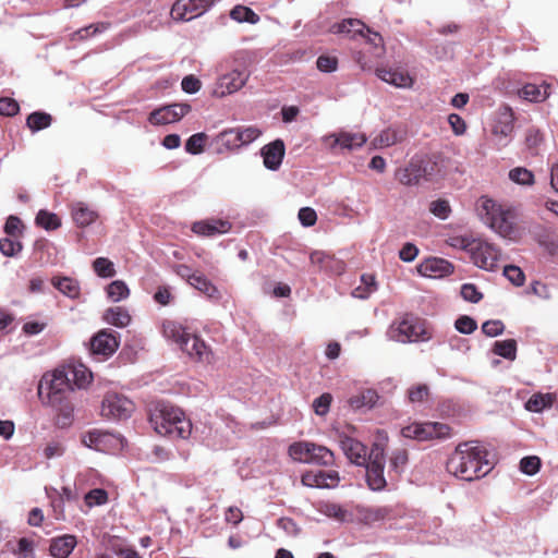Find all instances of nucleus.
<instances>
[{
  "label": "nucleus",
  "mask_w": 558,
  "mask_h": 558,
  "mask_svg": "<svg viewBox=\"0 0 558 558\" xmlns=\"http://www.w3.org/2000/svg\"><path fill=\"white\" fill-rule=\"evenodd\" d=\"M487 454L478 441L460 444L447 461V471L468 482L482 478L493 470Z\"/></svg>",
  "instance_id": "f257e3e1"
},
{
  "label": "nucleus",
  "mask_w": 558,
  "mask_h": 558,
  "mask_svg": "<svg viewBox=\"0 0 558 558\" xmlns=\"http://www.w3.org/2000/svg\"><path fill=\"white\" fill-rule=\"evenodd\" d=\"M155 432L171 439H187L192 433V423L185 413L171 404L160 403L149 416Z\"/></svg>",
  "instance_id": "f03ea898"
},
{
  "label": "nucleus",
  "mask_w": 558,
  "mask_h": 558,
  "mask_svg": "<svg viewBox=\"0 0 558 558\" xmlns=\"http://www.w3.org/2000/svg\"><path fill=\"white\" fill-rule=\"evenodd\" d=\"M162 336L179 347L190 357L202 362H209L210 350L196 335L190 333L185 327L174 320H165L161 325Z\"/></svg>",
  "instance_id": "7ed1b4c3"
},
{
  "label": "nucleus",
  "mask_w": 558,
  "mask_h": 558,
  "mask_svg": "<svg viewBox=\"0 0 558 558\" xmlns=\"http://www.w3.org/2000/svg\"><path fill=\"white\" fill-rule=\"evenodd\" d=\"M482 221L500 236L510 241H517L520 232L513 223V217L509 210H505L490 198L483 197L477 208Z\"/></svg>",
  "instance_id": "20e7f679"
},
{
  "label": "nucleus",
  "mask_w": 558,
  "mask_h": 558,
  "mask_svg": "<svg viewBox=\"0 0 558 558\" xmlns=\"http://www.w3.org/2000/svg\"><path fill=\"white\" fill-rule=\"evenodd\" d=\"M73 390L72 379L66 367L56 368L53 372L45 374L38 384L39 397L56 408L61 407Z\"/></svg>",
  "instance_id": "39448f33"
},
{
  "label": "nucleus",
  "mask_w": 558,
  "mask_h": 558,
  "mask_svg": "<svg viewBox=\"0 0 558 558\" xmlns=\"http://www.w3.org/2000/svg\"><path fill=\"white\" fill-rule=\"evenodd\" d=\"M436 162L426 156H414L409 165L396 172L397 180L407 186H414L421 181H432L435 174Z\"/></svg>",
  "instance_id": "423d86ee"
},
{
  "label": "nucleus",
  "mask_w": 558,
  "mask_h": 558,
  "mask_svg": "<svg viewBox=\"0 0 558 558\" xmlns=\"http://www.w3.org/2000/svg\"><path fill=\"white\" fill-rule=\"evenodd\" d=\"M386 335L389 340L400 343L429 338L428 336L425 337L426 331L420 320L411 314H405L400 319L393 320Z\"/></svg>",
  "instance_id": "0eeeda50"
},
{
  "label": "nucleus",
  "mask_w": 558,
  "mask_h": 558,
  "mask_svg": "<svg viewBox=\"0 0 558 558\" xmlns=\"http://www.w3.org/2000/svg\"><path fill=\"white\" fill-rule=\"evenodd\" d=\"M385 462L384 447L380 444H374L369 451L368 461L363 465L366 468L367 485L374 492H381L387 485L384 476Z\"/></svg>",
  "instance_id": "6e6552de"
},
{
  "label": "nucleus",
  "mask_w": 558,
  "mask_h": 558,
  "mask_svg": "<svg viewBox=\"0 0 558 558\" xmlns=\"http://www.w3.org/2000/svg\"><path fill=\"white\" fill-rule=\"evenodd\" d=\"M401 434L405 438L424 441L434 438L448 437L450 435V427L437 422L412 423L403 427L401 429Z\"/></svg>",
  "instance_id": "1a4fd4ad"
},
{
  "label": "nucleus",
  "mask_w": 558,
  "mask_h": 558,
  "mask_svg": "<svg viewBox=\"0 0 558 558\" xmlns=\"http://www.w3.org/2000/svg\"><path fill=\"white\" fill-rule=\"evenodd\" d=\"M133 411V402L126 397L116 392L107 393L101 403V415L108 420H126L131 416Z\"/></svg>",
  "instance_id": "9d476101"
},
{
  "label": "nucleus",
  "mask_w": 558,
  "mask_h": 558,
  "mask_svg": "<svg viewBox=\"0 0 558 558\" xmlns=\"http://www.w3.org/2000/svg\"><path fill=\"white\" fill-rule=\"evenodd\" d=\"M250 74L244 70H231L217 76L213 96L223 98L240 90L248 81Z\"/></svg>",
  "instance_id": "9b49d317"
},
{
  "label": "nucleus",
  "mask_w": 558,
  "mask_h": 558,
  "mask_svg": "<svg viewBox=\"0 0 558 558\" xmlns=\"http://www.w3.org/2000/svg\"><path fill=\"white\" fill-rule=\"evenodd\" d=\"M470 257L475 266L487 271H495L498 268L500 251L493 244L477 239Z\"/></svg>",
  "instance_id": "f8f14e48"
},
{
  "label": "nucleus",
  "mask_w": 558,
  "mask_h": 558,
  "mask_svg": "<svg viewBox=\"0 0 558 558\" xmlns=\"http://www.w3.org/2000/svg\"><path fill=\"white\" fill-rule=\"evenodd\" d=\"M216 0H177L171 9L175 21L187 22L203 15Z\"/></svg>",
  "instance_id": "ddd939ff"
},
{
  "label": "nucleus",
  "mask_w": 558,
  "mask_h": 558,
  "mask_svg": "<svg viewBox=\"0 0 558 558\" xmlns=\"http://www.w3.org/2000/svg\"><path fill=\"white\" fill-rule=\"evenodd\" d=\"M191 111L189 104H171L155 109L149 113L148 122L153 125L169 124L179 121Z\"/></svg>",
  "instance_id": "4468645a"
},
{
  "label": "nucleus",
  "mask_w": 558,
  "mask_h": 558,
  "mask_svg": "<svg viewBox=\"0 0 558 558\" xmlns=\"http://www.w3.org/2000/svg\"><path fill=\"white\" fill-rule=\"evenodd\" d=\"M367 141L364 133L339 132L323 137V142L331 149L353 150L362 147Z\"/></svg>",
  "instance_id": "2eb2a0df"
},
{
  "label": "nucleus",
  "mask_w": 558,
  "mask_h": 558,
  "mask_svg": "<svg viewBox=\"0 0 558 558\" xmlns=\"http://www.w3.org/2000/svg\"><path fill=\"white\" fill-rule=\"evenodd\" d=\"M513 123V112L509 108L499 112L492 131L498 148H504L511 142Z\"/></svg>",
  "instance_id": "dca6fc26"
},
{
  "label": "nucleus",
  "mask_w": 558,
  "mask_h": 558,
  "mask_svg": "<svg viewBox=\"0 0 558 558\" xmlns=\"http://www.w3.org/2000/svg\"><path fill=\"white\" fill-rule=\"evenodd\" d=\"M339 482V473L333 470L310 471L302 475V484L313 488H333Z\"/></svg>",
  "instance_id": "f3484780"
},
{
  "label": "nucleus",
  "mask_w": 558,
  "mask_h": 558,
  "mask_svg": "<svg viewBox=\"0 0 558 558\" xmlns=\"http://www.w3.org/2000/svg\"><path fill=\"white\" fill-rule=\"evenodd\" d=\"M231 222L227 219H206L192 225V231L202 236H216L228 233L231 230Z\"/></svg>",
  "instance_id": "a211bd4d"
},
{
  "label": "nucleus",
  "mask_w": 558,
  "mask_h": 558,
  "mask_svg": "<svg viewBox=\"0 0 558 558\" xmlns=\"http://www.w3.org/2000/svg\"><path fill=\"white\" fill-rule=\"evenodd\" d=\"M119 348V342L111 331L101 330L90 340V352L96 355L110 356Z\"/></svg>",
  "instance_id": "6ab92c4d"
},
{
  "label": "nucleus",
  "mask_w": 558,
  "mask_h": 558,
  "mask_svg": "<svg viewBox=\"0 0 558 558\" xmlns=\"http://www.w3.org/2000/svg\"><path fill=\"white\" fill-rule=\"evenodd\" d=\"M340 446L352 463L362 466L368 461L369 452L367 447L361 441L351 437H344L340 440Z\"/></svg>",
  "instance_id": "aec40b11"
},
{
  "label": "nucleus",
  "mask_w": 558,
  "mask_h": 558,
  "mask_svg": "<svg viewBox=\"0 0 558 558\" xmlns=\"http://www.w3.org/2000/svg\"><path fill=\"white\" fill-rule=\"evenodd\" d=\"M421 275L425 277L440 278L453 271L452 264L440 257L426 258L418 267Z\"/></svg>",
  "instance_id": "412c9836"
},
{
  "label": "nucleus",
  "mask_w": 558,
  "mask_h": 558,
  "mask_svg": "<svg viewBox=\"0 0 558 558\" xmlns=\"http://www.w3.org/2000/svg\"><path fill=\"white\" fill-rule=\"evenodd\" d=\"M284 143L281 140H276L262 148V156L264 165L269 170H277L282 163L284 157Z\"/></svg>",
  "instance_id": "4be33fe9"
},
{
  "label": "nucleus",
  "mask_w": 558,
  "mask_h": 558,
  "mask_svg": "<svg viewBox=\"0 0 558 558\" xmlns=\"http://www.w3.org/2000/svg\"><path fill=\"white\" fill-rule=\"evenodd\" d=\"M77 545V538L72 534H63L50 539L49 553L53 558H68Z\"/></svg>",
  "instance_id": "5701e85b"
},
{
  "label": "nucleus",
  "mask_w": 558,
  "mask_h": 558,
  "mask_svg": "<svg viewBox=\"0 0 558 558\" xmlns=\"http://www.w3.org/2000/svg\"><path fill=\"white\" fill-rule=\"evenodd\" d=\"M88 447H94L97 450H105L107 444L111 445L112 449H122L124 447V439L120 435H113L104 432H92L88 435Z\"/></svg>",
  "instance_id": "b1692460"
},
{
  "label": "nucleus",
  "mask_w": 558,
  "mask_h": 558,
  "mask_svg": "<svg viewBox=\"0 0 558 558\" xmlns=\"http://www.w3.org/2000/svg\"><path fill=\"white\" fill-rule=\"evenodd\" d=\"M365 28L366 26L362 21L357 19H345L331 25L330 33L355 38L357 36H364Z\"/></svg>",
  "instance_id": "393cba45"
},
{
  "label": "nucleus",
  "mask_w": 558,
  "mask_h": 558,
  "mask_svg": "<svg viewBox=\"0 0 558 558\" xmlns=\"http://www.w3.org/2000/svg\"><path fill=\"white\" fill-rule=\"evenodd\" d=\"M376 75L384 82L396 87H410L413 83L408 73L395 71L391 69L378 68Z\"/></svg>",
  "instance_id": "a878e982"
},
{
  "label": "nucleus",
  "mask_w": 558,
  "mask_h": 558,
  "mask_svg": "<svg viewBox=\"0 0 558 558\" xmlns=\"http://www.w3.org/2000/svg\"><path fill=\"white\" fill-rule=\"evenodd\" d=\"M318 445L311 441H298L289 446V456L298 462L308 463Z\"/></svg>",
  "instance_id": "bb28decb"
},
{
  "label": "nucleus",
  "mask_w": 558,
  "mask_h": 558,
  "mask_svg": "<svg viewBox=\"0 0 558 558\" xmlns=\"http://www.w3.org/2000/svg\"><path fill=\"white\" fill-rule=\"evenodd\" d=\"M379 400V396L374 389H365L351 397L349 403L354 410H371Z\"/></svg>",
  "instance_id": "cd10ccee"
},
{
  "label": "nucleus",
  "mask_w": 558,
  "mask_h": 558,
  "mask_svg": "<svg viewBox=\"0 0 558 558\" xmlns=\"http://www.w3.org/2000/svg\"><path fill=\"white\" fill-rule=\"evenodd\" d=\"M52 286L63 295L70 299H77L81 293V287L76 279L71 277H53Z\"/></svg>",
  "instance_id": "c85d7f7f"
},
{
  "label": "nucleus",
  "mask_w": 558,
  "mask_h": 558,
  "mask_svg": "<svg viewBox=\"0 0 558 558\" xmlns=\"http://www.w3.org/2000/svg\"><path fill=\"white\" fill-rule=\"evenodd\" d=\"M549 88L550 86L548 84H526L520 89L519 94L525 100L539 102L549 97Z\"/></svg>",
  "instance_id": "c756f323"
},
{
  "label": "nucleus",
  "mask_w": 558,
  "mask_h": 558,
  "mask_svg": "<svg viewBox=\"0 0 558 558\" xmlns=\"http://www.w3.org/2000/svg\"><path fill=\"white\" fill-rule=\"evenodd\" d=\"M391 511L389 507H365L360 510V515L365 524L373 525L388 519Z\"/></svg>",
  "instance_id": "7c9ffc66"
},
{
  "label": "nucleus",
  "mask_w": 558,
  "mask_h": 558,
  "mask_svg": "<svg viewBox=\"0 0 558 558\" xmlns=\"http://www.w3.org/2000/svg\"><path fill=\"white\" fill-rule=\"evenodd\" d=\"M106 323L118 328L126 327L131 323L129 311L121 306L110 307L104 314Z\"/></svg>",
  "instance_id": "2f4dec72"
},
{
  "label": "nucleus",
  "mask_w": 558,
  "mask_h": 558,
  "mask_svg": "<svg viewBox=\"0 0 558 558\" xmlns=\"http://www.w3.org/2000/svg\"><path fill=\"white\" fill-rule=\"evenodd\" d=\"M377 290L375 276L372 274H363L361 276V284L352 290V296L355 299L366 300Z\"/></svg>",
  "instance_id": "473e14b6"
},
{
  "label": "nucleus",
  "mask_w": 558,
  "mask_h": 558,
  "mask_svg": "<svg viewBox=\"0 0 558 558\" xmlns=\"http://www.w3.org/2000/svg\"><path fill=\"white\" fill-rule=\"evenodd\" d=\"M72 217L78 227H86L96 220L97 214L84 203H76L72 208Z\"/></svg>",
  "instance_id": "72a5a7b5"
},
{
  "label": "nucleus",
  "mask_w": 558,
  "mask_h": 558,
  "mask_svg": "<svg viewBox=\"0 0 558 558\" xmlns=\"http://www.w3.org/2000/svg\"><path fill=\"white\" fill-rule=\"evenodd\" d=\"M52 118L49 113L43 111H35L26 119L27 128L33 132H39L51 125Z\"/></svg>",
  "instance_id": "f704fd0d"
},
{
  "label": "nucleus",
  "mask_w": 558,
  "mask_h": 558,
  "mask_svg": "<svg viewBox=\"0 0 558 558\" xmlns=\"http://www.w3.org/2000/svg\"><path fill=\"white\" fill-rule=\"evenodd\" d=\"M106 293L111 302H120L130 295V289L124 281L114 280L107 286Z\"/></svg>",
  "instance_id": "c9c22d12"
},
{
  "label": "nucleus",
  "mask_w": 558,
  "mask_h": 558,
  "mask_svg": "<svg viewBox=\"0 0 558 558\" xmlns=\"http://www.w3.org/2000/svg\"><path fill=\"white\" fill-rule=\"evenodd\" d=\"M493 352L506 360L513 361L517 357V341L514 339L496 341Z\"/></svg>",
  "instance_id": "e433bc0d"
},
{
  "label": "nucleus",
  "mask_w": 558,
  "mask_h": 558,
  "mask_svg": "<svg viewBox=\"0 0 558 558\" xmlns=\"http://www.w3.org/2000/svg\"><path fill=\"white\" fill-rule=\"evenodd\" d=\"M230 17L239 23L256 24L259 16L251 9L244 5H235L230 11Z\"/></svg>",
  "instance_id": "4c0bfd02"
},
{
  "label": "nucleus",
  "mask_w": 558,
  "mask_h": 558,
  "mask_svg": "<svg viewBox=\"0 0 558 558\" xmlns=\"http://www.w3.org/2000/svg\"><path fill=\"white\" fill-rule=\"evenodd\" d=\"M402 141V134L391 128L383 130L374 140L376 147H389Z\"/></svg>",
  "instance_id": "58836bf2"
},
{
  "label": "nucleus",
  "mask_w": 558,
  "mask_h": 558,
  "mask_svg": "<svg viewBox=\"0 0 558 558\" xmlns=\"http://www.w3.org/2000/svg\"><path fill=\"white\" fill-rule=\"evenodd\" d=\"M70 378L72 379L73 387L83 388L92 381V373L84 366L66 367Z\"/></svg>",
  "instance_id": "ea45409f"
},
{
  "label": "nucleus",
  "mask_w": 558,
  "mask_h": 558,
  "mask_svg": "<svg viewBox=\"0 0 558 558\" xmlns=\"http://www.w3.org/2000/svg\"><path fill=\"white\" fill-rule=\"evenodd\" d=\"M93 269L101 278H112L116 276L113 263L106 257H97L93 262Z\"/></svg>",
  "instance_id": "a19ab883"
},
{
  "label": "nucleus",
  "mask_w": 558,
  "mask_h": 558,
  "mask_svg": "<svg viewBox=\"0 0 558 558\" xmlns=\"http://www.w3.org/2000/svg\"><path fill=\"white\" fill-rule=\"evenodd\" d=\"M333 462H335L333 452L330 449H328L327 447L318 445L316 448V451H314V453H313L310 464L329 466V465H332Z\"/></svg>",
  "instance_id": "79ce46f5"
},
{
  "label": "nucleus",
  "mask_w": 558,
  "mask_h": 558,
  "mask_svg": "<svg viewBox=\"0 0 558 558\" xmlns=\"http://www.w3.org/2000/svg\"><path fill=\"white\" fill-rule=\"evenodd\" d=\"M36 223L46 230H56L61 226L59 217L47 210L38 211L36 216Z\"/></svg>",
  "instance_id": "37998d69"
},
{
  "label": "nucleus",
  "mask_w": 558,
  "mask_h": 558,
  "mask_svg": "<svg viewBox=\"0 0 558 558\" xmlns=\"http://www.w3.org/2000/svg\"><path fill=\"white\" fill-rule=\"evenodd\" d=\"M509 179L520 185H532L534 183V174L523 167L511 169L509 171Z\"/></svg>",
  "instance_id": "c03bdc74"
},
{
  "label": "nucleus",
  "mask_w": 558,
  "mask_h": 558,
  "mask_svg": "<svg viewBox=\"0 0 558 558\" xmlns=\"http://www.w3.org/2000/svg\"><path fill=\"white\" fill-rule=\"evenodd\" d=\"M192 287L205 293L209 298H213L218 291L216 287L202 274H195L190 282Z\"/></svg>",
  "instance_id": "a18cd8bd"
},
{
  "label": "nucleus",
  "mask_w": 558,
  "mask_h": 558,
  "mask_svg": "<svg viewBox=\"0 0 558 558\" xmlns=\"http://www.w3.org/2000/svg\"><path fill=\"white\" fill-rule=\"evenodd\" d=\"M428 395L429 389L425 384L413 386L408 390V398L412 404H423L427 400Z\"/></svg>",
  "instance_id": "49530a36"
},
{
  "label": "nucleus",
  "mask_w": 558,
  "mask_h": 558,
  "mask_svg": "<svg viewBox=\"0 0 558 558\" xmlns=\"http://www.w3.org/2000/svg\"><path fill=\"white\" fill-rule=\"evenodd\" d=\"M239 140L236 129L225 130L218 135V142L228 149L240 148L241 143Z\"/></svg>",
  "instance_id": "de8ad7c7"
},
{
  "label": "nucleus",
  "mask_w": 558,
  "mask_h": 558,
  "mask_svg": "<svg viewBox=\"0 0 558 558\" xmlns=\"http://www.w3.org/2000/svg\"><path fill=\"white\" fill-rule=\"evenodd\" d=\"M87 507L102 506L108 501V493L102 488H94L84 496Z\"/></svg>",
  "instance_id": "09e8293b"
},
{
  "label": "nucleus",
  "mask_w": 558,
  "mask_h": 558,
  "mask_svg": "<svg viewBox=\"0 0 558 558\" xmlns=\"http://www.w3.org/2000/svg\"><path fill=\"white\" fill-rule=\"evenodd\" d=\"M22 244L16 238L0 239V252L9 257L15 256L22 251Z\"/></svg>",
  "instance_id": "8fccbe9b"
},
{
  "label": "nucleus",
  "mask_w": 558,
  "mask_h": 558,
  "mask_svg": "<svg viewBox=\"0 0 558 558\" xmlns=\"http://www.w3.org/2000/svg\"><path fill=\"white\" fill-rule=\"evenodd\" d=\"M476 241H477V239H474L469 235H457V236H451L448 240V243L450 246H452L454 248H460V250H463V251L468 252L469 254H471L472 248Z\"/></svg>",
  "instance_id": "3c124183"
},
{
  "label": "nucleus",
  "mask_w": 558,
  "mask_h": 558,
  "mask_svg": "<svg viewBox=\"0 0 558 558\" xmlns=\"http://www.w3.org/2000/svg\"><path fill=\"white\" fill-rule=\"evenodd\" d=\"M454 328L457 329V331H459L460 333H463V335H471L472 332H474L477 328V323L475 322V319H473L472 317L468 316V315H462L460 316L456 323H454Z\"/></svg>",
  "instance_id": "603ef678"
},
{
  "label": "nucleus",
  "mask_w": 558,
  "mask_h": 558,
  "mask_svg": "<svg viewBox=\"0 0 558 558\" xmlns=\"http://www.w3.org/2000/svg\"><path fill=\"white\" fill-rule=\"evenodd\" d=\"M549 404L550 400L547 396L533 395L525 403V409L530 412L538 413Z\"/></svg>",
  "instance_id": "864d4df0"
},
{
  "label": "nucleus",
  "mask_w": 558,
  "mask_h": 558,
  "mask_svg": "<svg viewBox=\"0 0 558 558\" xmlns=\"http://www.w3.org/2000/svg\"><path fill=\"white\" fill-rule=\"evenodd\" d=\"M541 460L536 456L524 457L520 461V470L526 475H534L539 471Z\"/></svg>",
  "instance_id": "5fc2aeb1"
},
{
  "label": "nucleus",
  "mask_w": 558,
  "mask_h": 558,
  "mask_svg": "<svg viewBox=\"0 0 558 558\" xmlns=\"http://www.w3.org/2000/svg\"><path fill=\"white\" fill-rule=\"evenodd\" d=\"M505 277L515 287H521L524 283L525 276L520 267L508 265L504 268Z\"/></svg>",
  "instance_id": "6e6d98bb"
},
{
  "label": "nucleus",
  "mask_w": 558,
  "mask_h": 558,
  "mask_svg": "<svg viewBox=\"0 0 558 558\" xmlns=\"http://www.w3.org/2000/svg\"><path fill=\"white\" fill-rule=\"evenodd\" d=\"M430 213L437 218L445 220L450 215V206L446 199H436L433 201L429 205Z\"/></svg>",
  "instance_id": "4d7b16f0"
},
{
  "label": "nucleus",
  "mask_w": 558,
  "mask_h": 558,
  "mask_svg": "<svg viewBox=\"0 0 558 558\" xmlns=\"http://www.w3.org/2000/svg\"><path fill=\"white\" fill-rule=\"evenodd\" d=\"M316 66L324 73L336 72L338 69V59L336 57L322 54L316 60Z\"/></svg>",
  "instance_id": "13d9d810"
},
{
  "label": "nucleus",
  "mask_w": 558,
  "mask_h": 558,
  "mask_svg": "<svg viewBox=\"0 0 558 558\" xmlns=\"http://www.w3.org/2000/svg\"><path fill=\"white\" fill-rule=\"evenodd\" d=\"M206 135L204 133L193 134L185 143V150L192 155L199 154L203 150Z\"/></svg>",
  "instance_id": "bf43d9fd"
},
{
  "label": "nucleus",
  "mask_w": 558,
  "mask_h": 558,
  "mask_svg": "<svg viewBox=\"0 0 558 558\" xmlns=\"http://www.w3.org/2000/svg\"><path fill=\"white\" fill-rule=\"evenodd\" d=\"M238 138H240L241 146L248 145L260 135V131L255 126H248L244 129L238 128Z\"/></svg>",
  "instance_id": "052dcab7"
},
{
  "label": "nucleus",
  "mask_w": 558,
  "mask_h": 558,
  "mask_svg": "<svg viewBox=\"0 0 558 558\" xmlns=\"http://www.w3.org/2000/svg\"><path fill=\"white\" fill-rule=\"evenodd\" d=\"M331 400L332 397L330 393H323L322 396L316 398L313 401L314 412L319 416L326 415L329 411Z\"/></svg>",
  "instance_id": "680f3d73"
},
{
  "label": "nucleus",
  "mask_w": 558,
  "mask_h": 558,
  "mask_svg": "<svg viewBox=\"0 0 558 558\" xmlns=\"http://www.w3.org/2000/svg\"><path fill=\"white\" fill-rule=\"evenodd\" d=\"M13 553L19 558H34V543L26 537H22L17 542V548Z\"/></svg>",
  "instance_id": "e2e57ef3"
},
{
  "label": "nucleus",
  "mask_w": 558,
  "mask_h": 558,
  "mask_svg": "<svg viewBox=\"0 0 558 558\" xmlns=\"http://www.w3.org/2000/svg\"><path fill=\"white\" fill-rule=\"evenodd\" d=\"M20 111L17 101L10 97L0 98V114L5 117H13Z\"/></svg>",
  "instance_id": "0e129e2a"
},
{
  "label": "nucleus",
  "mask_w": 558,
  "mask_h": 558,
  "mask_svg": "<svg viewBox=\"0 0 558 558\" xmlns=\"http://www.w3.org/2000/svg\"><path fill=\"white\" fill-rule=\"evenodd\" d=\"M23 225L19 217L9 216L5 225L4 232L12 238H17L22 233Z\"/></svg>",
  "instance_id": "69168bd1"
},
{
  "label": "nucleus",
  "mask_w": 558,
  "mask_h": 558,
  "mask_svg": "<svg viewBox=\"0 0 558 558\" xmlns=\"http://www.w3.org/2000/svg\"><path fill=\"white\" fill-rule=\"evenodd\" d=\"M505 330V325L501 320H487L482 325V331L487 337H497L501 335Z\"/></svg>",
  "instance_id": "338daca9"
},
{
  "label": "nucleus",
  "mask_w": 558,
  "mask_h": 558,
  "mask_svg": "<svg viewBox=\"0 0 558 558\" xmlns=\"http://www.w3.org/2000/svg\"><path fill=\"white\" fill-rule=\"evenodd\" d=\"M461 296L471 303H477L482 300L483 294L473 283H464L461 287Z\"/></svg>",
  "instance_id": "774afa93"
}]
</instances>
